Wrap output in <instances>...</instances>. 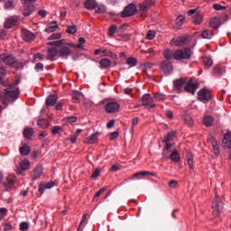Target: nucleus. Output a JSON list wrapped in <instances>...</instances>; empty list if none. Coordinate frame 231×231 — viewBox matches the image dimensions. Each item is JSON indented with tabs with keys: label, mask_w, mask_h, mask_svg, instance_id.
<instances>
[{
	"label": "nucleus",
	"mask_w": 231,
	"mask_h": 231,
	"mask_svg": "<svg viewBox=\"0 0 231 231\" xmlns=\"http://www.w3.org/2000/svg\"><path fill=\"white\" fill-rule=\"evenodd\" d=\"M5 75H6V69L0 68V82L5 87L4 91H0V102L5 106V107H8V104H10V102H15L21 95V90L17 88V86L21 84V78L15 79L13 84L5 85V79H3Z\"/></svg>",
	"instance_id": "nucleus-1"
},
{
	"label": "nucleus",
	"mask_w": 231,
	"mask_h": 231,
	"mask_svg": "<svg viewBox=\"0 0 231 231\" xmlns=\"http://www.w3.org/2000/svg\"><path fill=\"white\" fill-rule=\"evenodd\" d=\"M173 86L175 89H178L179 91H186L191 95H196V89L199 88V83L195 78H191L189 80L180 78L173 81Z\"/></svg>",
	"instance_id": "nucleus-2"
},
{
	"label": "nucleus",
	"mask_w": 231,
	"mask_h": 231,
	"mask_svg": "<svg viewBox=\"0 0 231 231\" xmlns=\"http://www.w3.org/2000/svg\"><path fill=\"white\" fill-rule=\"evenodd\" d=\"M0 64H5V66H11L15 69H23V63L17 61L15 57L12 54L5 53L0 55Z\"/></svg>",
	"instance_id": "nucleus-3"
},
{
	"label": "nucleus",
	"mask_w": 231,
	"mask_h": 231,
	"mask_svg": "<svg viewBox=\"0 0 231 231\" xmlns=\"http://www.w3.org/2000/svg\"><path fill=\"white\" fill-rule=\"evenodd\" d=\"M190 57H192V51L189 48L177 50L173 55L175 60H189Z\"/></svg>",
	"instance_id": "nucleus-4"
},
{
	"label": "nucleus",
	"mask_w": 231,
	"mask_h": 231,
	"mask_svg": "<svg viewBox=\"0 0 231 231\" xmlns=\"http://www.w3.org/2000/svg\"><path fill=\"white\" fill-rule=\"evenodd\" d=\"M174 136H176V134L174 132H170L163 140V143H166V147H164L162 151L163 158H169V153L172 148V143H171V142L174 140Z\"/></svg>",
	"instance_id": "nucleus-5"
},
{
	"label": "nucleus",
	"mask_w": 231,
	"mask_h": 231,
	"mask_svg": "<svg viewBox=\"0 0 231 231\" xmlns=\"http://www.w3.org/2000/svg\"><path fill=\"white\" fill-rule=\"evenodd\" d=\"M71 46H73V43H68L61 46L58 51L59 57L60 59H68L69 57H70V55L73 54V51H71Z\"/></svg>",
	"instance_id": "nucleus-6"
},
{
	"label": "nucleus",
	"mask_w": 231,
	"mask_h": 231,
	"mask_svg": "<svg viewBox=\"0 0 231 231\" xmlns=\"http://www.w3.org/2000/svg\"><path fill=\"white\" fill-rule=\"evenodd\" d=\"M212 208L213 214L216 217L220 216L221 212H223V202H221V198H219V196L215 197Z\"/></svg>",
	"instance_id": "nucleus-7"
},
{
	"label": "nucleus",
	"mask_w": 231,
	"mask_h": 231,
	"mask_svg": "<svg viewBox=\"0 0 231 231\" xmlns=\"http://www.w3.org/2000/svg\"><path fill=\"white\" fill-rule=\"evenodd\" d=\"M198 98L200 102H210V98H212V94L210 90L207 88H202L198 92Z\"/></svg>",
	"instance_id": "nucleus-8"
},
{
	"label": "nucleus",
	"mask_w": 231,
	"mask_h": 231,
	"mask_svg": "<svg viewBox=\"0 0 231 231\" xmlns=\"http://www.w3.org/2000/svg\"><path fill=\"white\" fill-rule=\"evenodd\" d=\"M160 69L164 73V75H171V73L174 71V66H172V62L163 60L160 65Z\"/></svg>",
	"instance_id": "nucleus-9"
},
{
	"label": "nucleus",
	"mask_w": 231,
	"mask_h": 231,
	"mask_svg": "<svg viewBox=\"0 0 231 231\" xmlns=\"http://www.w3.org/2000/svg\"><path fill=\"white\" fill-rule=\"evenodd\" d=\"M138 10L136 9V5L134 4L128 5L124 11L121 13L122 17H131L137 14Z\"/></svg>",
	"instance_id": "nucleus-10"
},
{
	"label": "nucleus",
	"mask_w": 231,
	"mask_h": 231,
	"mask_svg": "<svg viewBox=\"0 0 231 231\" xmlns=\"http://www.w3.org/2000/svg\"><path fill=\"white\" fill-rule=\"evenodd\" d=\"M105 110L109 114L118 113V111H120V104L116 101H109L105 106Z\"/></svg>",
	"instance_id": "nucleus-11"
},
{
	"label": "nucleus",
	"mask_w": 231,
	"mask_h": 231,
	"mask_svg": "<svg viewBox=\"0 0 231 231\" xmlns=\"http://www.w3.org/2000/svg\"><path fill=\"white\" fill-rule=\"evenodd\" d=\"M142 102L143 106H144L145 107L150 106L151 109L156 107V105L153 104L154 99L152 98V96H151V94H144L142 97Z\"/></svg>",
	"instance_id": "nucleus-12"
},
{
	"label": "nucleus",
	"mask_w": 231,
	"mask_h": 231,
	"mask_svg": "<svg viewBox=\"0 0 231 231\" xmlns=\"http://www.w3.org/2000/svg\"><path fill=\"white\" fill-rule=\"evenodd\" d=\"M43 168L42 165L39 164L37 165L33 171L31 172V178L32 181H35L36 180H39L41 176H42Z\"/></svg>",
	"instance_id": "nucleus-13"
},
{
	"label": "nucleus",
	"mask_w": 231,
	"mask_h": 231,
	"mask_svg": "<svg viewBox=\"0 0 231 231\" xmlns=\"http://www.w3.org/2000/svg\"><path fill=\"white\" fill-rule=\"evenodd\" d=\"M208 141L212 145V148L216 156H219V153H220L219 144L217 143L216 137L212 136V134H209L208 137Z\"/></svg>",
	"instance_id": "nucleus-14"
},
{
	"label": "nucleus",
	"mask_w": 231,
	"mask_h": 231,
	"mask_svg": "<svg viewBox=\"0 0 231 231\" xmlns=\"http://www.w3.org/2000/svg\"><path fill=\"white\" fill-rule=\"evenodd\" d=\"M59 56V50L55 47H48L47 49V59L48 60H57Z\"/></svg>",
	"instance_id": "nucleus-15"
},
{
	"label": "nucleus",
	"mask_w": 231,
	"mask_h": 231,
	"mask_svg": "<svg viewBox=\"0 0 231 231\" xmlns=\"http://www.w3.org/2000/svg\"><path fill=\"white\" fill-rule=\"evenodd\" d=\"M22 37L26 42H32V41H35V34L26 29L22 31Z\"/></svg>",
	"instance_id": "nucleus-16"
},
{
	"label": "nucleus",
	"mask_w": 231,
	"mask_h": 231,
	"mask_svg": "<svg viewBox=\"0 0 231 231\" xmlns=\"http://www.w3.org/2000/svg\"><path fill=\"white\" fill-rule=\"evenodd\" d=\"M53 187H55V181L41 182L39 184V192L42 195L46 189H53Z\"/></svg>",
	"instance_id": "nucleus-17"
},
{
	"label": "nucleus",
	"mask_w": 231,
	"mask_h": 231,
	"mask_svg": "<svg viewBox=\"0 0 231 231\" xmlns=\"http://www.w3.org/2000/svg\"><path fill=\"white\" fill-rule=\"evenodd\" d=\"M187 42V36L173 38L171 42V46H183Z\"/></svg>",
	"instance_id": "nucleus-18"
},
{
	"label": "nucleus",
	"mask_w": 231,
	"mask_h": 231,
	"mask_svg": "<svg viewBox=\"0 0 231 231\" xmlns=\"http://www.w3.org/2000/svg\"><path fill=\"white\" fill-rule=\"evenodd\" d=\"M17 16H11L9 18H6L5 22V28L10 30V28H13V26H15V24H17Z\"/></svg>",
	"instance_id": "nucleus-19"
},
{
	"label": "nucleus",
	"mask_w": 231,
	"mask_h": 231,
	"mask_svg": "<svg viewBox=\"0 0 231 231\" xmlns=\"http://www.w3.org/2000/svg\"><path fill=\"white\" fill-rule=\"evenodd\" d=\"M58 98H59V97L57 96V94L50 95L46 99L47 107H53V106H55V104H57Z\"/></svg>",
	"instance_id": "nucleus-20"
},
{
	"label": "nucleus",
	"mask_w": 231,
	"mask_h": 231,
	"mask_svg": "<svg viewBox=\"0 0 231 231\" xmlns=\"http://www.w3.org/2000/svg\"><path fill=\"white\" fill-rule=\"evenodd\" d=\"M59 28V23L57 21L51 22L47 28H45L46 33H53V32H57V29Z\"/></svg>",
	"instance_id": "nucleus-21"
},
{
	"label": "nucleus",
	"mask_w": 231,
	"mask_h": 231,
	"mask_svg": "<svg viewBox=\"0 0 231 231\" xmlns=\"http://www.w3.org/2000/svg\"><path fill=\"white\" fill-rule=\"evenodd\" d=\"M98 134H100L98 132L92 134L86 139L85 143H88V145H93V143H97V142H98Z\"/></svg>",
	"instance_id": "nucleus-22"
},
{
	"label": "nucleus",
	"mask_w": 231,
	"mask_h": 231,
	"mask_svg": "<svg viewBox=\"0 0 231 231\" xmlns=\"http://www.w3.org/2000/svg\"><path fill=\"white\" fill-rule=\"evenodd\" d=\"M221 26V18L214 17L209 20V27L217 30Z\"/></svg>",
	"instance_id": "nucleus-23"
},
{
	"label": "nucleus",
	"mask_w": 231,
	"mask_h": 231,
	"mask_svg": "<svg viewBox=\"0 0 231 231\" xmlns=\"http://www.w3.org/2000/svg\"><path fill=\"white\" fill-rule=\"evenodd\" d=\"M33 10H35V6L32 4H24L23 15L28 17L33 14Z\"/></svg>",
	"instance_id": "nucleus-24"
},
{
	"label": "nucleus",
	"mask_w": 231,
	"mask_h": 231,
	"mask_svg": "<svg viewBox=\"0 0 231 231\" xmlns=\"http://www.w3.org/2000/svg\"><path fill=\"white\" fill-rule=\"evenodd\" d=\"M222 143L226 149H231V133L228 132L224 135V139L222 140Z\"/></svg>",
	"instance_id": "nucleus-25"
},
{
	"label": "nucleus",
	"mask_w": 231,
	"mask_h": 231,
	"mask_svg": "<svg viewBox=\"0 0 231 231\" xmlns=\"http://www.w3.org/2000/svg\"><path fill=\"white\" fill-rule=\"evenodd\" d=\"M186 158L190 171H194V155H192V152H188Z\"/></svg>",
	"instance_id": "nucleus-26"
},
{
	"label": "nucleus",
	"mask_w": 231,
	"mask_h": 231,
	"mask_svg": "<svg viewBox=\"0 0 231 231\" xmlns=\"http://www.w3.org/2000/svg\"><path fill=\"white\" fill-rule=\"evenodd\" d=\"M23 138H26V140H30L33 136V128L27 126L23 129Z\"/></svg>",
	"instance_id": "nucleus-27"
},
{
	"label": "nucleus",
	"mask_w": 231,
	"mask_h": 231,
	"mask_svg": "<svg viewBox=\"0 0 231 231\" xmlns=\"http://www.w3.org/2000/svg\"><path fill=\"white\" fill-rule=\"evenodd\" d=\"M140 176H156V173L143 171L134 173L133 177L130 178V180H134V178H139Z\"/></svg>",
	"instance_id": "nucleus-28"
},
{
	"label": "nucleus",
	"mask_w": 231,
	"mask_h": 231,
	"mask_svg": "<svg viewBox=\"0 0 231 231\" xmlns=\"http://www.w3.org/2000/svg\"><path fill=\"white\" fill-rule=\"evenodd\" d=\"M69 42H66V40L61 39L56 42H48L49 46H56V48H62V46H66Z\"/></svg>",
	"instance_id": "nucleus-29"
},
{
	"label": "nucleus",
	"mask_w": 231,
	"mask_h": 231,
	"mask_svg": "<svg viewBox=\"0 0 231 231\" xmlns=\"http://www.w3.org/2000/svg\"><path fill=\"white\" fill-rule=\"evenodd\" d=\"M84 5L87 10H95L97 8V1L95 0H87Z\"/></svg>",
	"instance_id": "nucleus-30"
},
{
	"label": "nucleus",
	"mask_w": 231,
	"mask_h": 231,
	"mask_svg": "<svg viewBox=\"0 0 231 231\" xmlns=\"http://www.w3.org/2000/svg\"><path fill=\"white\" fill-rule=\"evenodd\" d=\"M170 158L171 162H174V163H180V152H178V150H173L172 152L170 154Z\"/></svg>",
	"instance_id": "nucleus-31"
},
{
	"label": "nucleus",
	"mask_w": 231,
	"mask_h": 231,
	"mask_svg": "<svg viewBox=\"0 0 231 231\" xmlns=\"http://www.w3.org/2000/svg\"><path fill=\"white\" fill-rule=\"evenodd\" d=\"M20 154H22V156H28V154H30V152H32V148L26 144H23L22 147H20Z\"/></svg>",
	"instance_id": "nucleus-32"
},
{
	"label": "nucleus",
	"mask_w": 231,
	"mask_h": 231,
	"mask_svg": "<svg viewBox=\"0 0 231 231\" xmlns=\"http://www.w3.org/2000/svg\"><path fill=\"white\" fill-rule=\"evenodd\" d=\"M203 124L204 125H206V127H212V125H214V117L210 116H206L203 118Z\"/></svg>",
	"instance_id": "nucleus-33"
},
{
	"label": "nucleus",
	"mask_w": 231,
	"mask_h": 231,
	"mask_svg": "<svg viewBox=\"0 0 231 231\" xmlns=\"http://www.w3.org/2000/svg\"><path fill=\"white\" fill-rule=\"evenodd\" d=\"M99 64H100L101 68H103L104 69H107L108 68H111L112 62L110 61L109 59L105 58L99 61Z\"/></svg>",
	"instance_id": "nucleus-34"
},
{
	"label": "nucleus",
	"mask_w": 231,
	"mask_h": 231,
	"mask_svg": "<svg viewBox=\"0 0 231 231\" xmlns=\"http://www.w3.org/2000/svg\"><path fill=\"white\" fill-rule=\"evenodd\" d=\"M183 23H185V16L180 15L175 21L174 28H177V30H180V28L183 26Z\"/></svg>",
	"instance_id": "nucleus-35"
},
{
	"label": "nucleus",
	"mask_w": 231,
	"mask_h": 231,
	"mask_svg": "<svg viewBox=\"0 0 231 231\" xmlns=\"http://www.w3.org/2000/svg\"><path fill=\"white\" fill-rule=\"evenodd\" d=\"M162 55L167 60H171L172 57L174 58V52L169 49L164 50Z\"/></svg>",
	"instance_id": "nucleus-36"
},
{
	"label": "nucleus",
	"mask_w": 231,
	"mask_h": 231,
	"mask_svg": "<svg viewBox=\"0 0 231 231\" xmlns=\"http://www.w3.org/2000/svg\"><path fill=\"white\" fill-rule=\"evenodd\" d=\"M202 21H203V14H202L197 13V14L193 16L192 22H193L195 24H201Z\"/></svg>",
	"instance_id": "nucleus-37"
},
{
	"label": "nucleus",
	"mask_w": 231,
	"mask_h": 231,
	"mask_svg": "<svg viewBox=\"0 0 231 231\" xmlns=\"http://www.w3.org/2000/svg\"><path fill=\"white\" fill-rule=\"evenodd\" d=\"M213 73H215V75H223V73H225V67H221V65L215 66Z\"/></svg>",
	"instance_id": "nucleus-38"
},
{
	"label": "nucleus",
	"mask_w": 231,
	"mask_h": 231,
	"mask_svg": "<svg viewBox=\"0 0 231 231\" xmlns=\"http://www.w3.org/2000/svg\"><path fill=\"white\" fill-rule=\"evenodd\" d=\"M126 64L128 66H130V68H134V66H136V64H138V60H136V58H127L126 60Z\"/></svg>",
	"instance_id": "nucleus-39"
},
{
	"label": "nucleus",
	"mask_w": 231,
	"mask_h": 231,
	"mask_svg": "<svg viewBox=\"0 0 231 231\" xmlns=\"http://www.w3.org/2000/svg\"><path fill=\"white\" fill-rule=\"evenodd\" d=\"M202 60H203V64H205V66H208V68H210V66L214 64L212 58H210L209 56H204L202 58Z\"/></svg>",
	"instance_id": "nucleus-40"
},
{
	"label": "nucleus",
	"mask_w": 231,
	"mask_h": 231,
	"mask_svg": "<svg viewBox=\"0 0 231 231\" xmlns=\"http://www.w3.org/2000/svg\"><path fill=\"white\" fill-rule=\"evenodd\" d=\"M20 169L21 171H28L30 169V161L23 160L20 162Z\"/></svg>",
	"instance_id": "nucleus-41"
},
{
	"label": "nucleus",
	"mask_w": 231,
	"mask_h": 231,
	"mask_svg": "<svg viewBox=\"0 0 231 231\" xmlns=\"http://www.w3.org/2000/svg\"><path fill=\"white\" fill-rule=\"evenodd\" d=\"M82 95V93H80L79 91H73V96H72V100L73 102H75V104H79L80 103V96Z\"/></svg>",
	"instance_id": "nucleus-42"
},
{
	"label": "nucleus",
	"mask_w": 231,
	"mask_h": 231,
	"mask_svg": "<svg viewBox=\"0 0 231 231\" xmlns=\"http://www.w3.org/2000/svg\"><path fill=\"white\" fill-rule=\"evenodd\" d=\"M152 68H154L153 63L151 62H145L143 63V71L145 75H149V73L147 72L148 69H152Z\"/></svg>",
	"instance_id": "nucleus-43"
},
{
	"label": "nucleus",
	"mask_w": 231,
	"mask_h": 231,
	"mask_svg": "<svg viewBox=\"0 0 231 231\" xmlns=\"http://www.w3.org/2000/svg\"><path fill=\"white\" fill-rule=\"evenodd\" d=\"M201 35H202V39H211L212 37H214V33L210 30L203 31Z\"/></svg>",
	"instance_id": "nucleus-44"
},
{
	"label": "nucleus",
	"mask_w": 231,
	"mask_h": 231,
	"mask_svg": "<svg viewBox=\"0 0 231 231\" xmlns=\"http://www.w3.org/2000/svg\"><path fill=\"white\" fill-rule=\"evenodd\" d=\"M182 118H183V121L185 122V124H187V125H189V126L193 125L194 120H192V117H190V116L186 114L182 116Z\"/></svg>",
	"instance_id": "nucleus-45"
},
{
	"label": "nucleus",
	"mask_w": 231,
	"mask_h": 231,
	"mask_svg": "<svg viewBox=\"0 0 231 231\" xmlns=\"http://www.w3.org/2000/svg\"><path fill=\"white\" fill-rule=\"evenodd\" d=\"M38 127H41L42 129H45L48 127V120L42 118L38 120Z\"/></svg>",
	"instance_id": "nucleus-46"
},
{
	"label": "nucleus",
	"mask_w": 231,
	"mask_h": 231,
	"mask_svg": "<svg viewBox=\"0 0 231 231\" xmlns=\"http://www.w3.org/2000/svg\"><path fill=\"white\" fill-rule=\"evenodd\" d=\"M117 26L115 24L110 25V27L108 28V35L109 37H113V35H115V33H116V30H117Z\"/></svg>",
	"instance_id": "nucleus-47"
},
{
	"label": "nucleus",
	"mask_w": 231,
	"mask_h": 231,
	"mask_svg": "<svg viewBox=\"0 0 231 231\" xmlns=\"http://www.w3.org/2000/svg\"><path fill=\"white\" fill-rule=\"evenodd\" d=\"M96 14H106V5H96Z\"/></svg>",
	"instance_id": "nucleus-48"
},
{
	"label": "nucleus",
	"mask_w": 231,
	"mask_h": 231,
	"mask_svg": "<svg viewBox=\"0 0 231 231\" xmlns=\"http://www.w3.org/2000/svg\"><path fill=\"white\" fill-rule=\"evenodd\" d=\"M67 33H70V35H74V33H77V26L69 25L67 28Z\"/></svg>",
	"instance_id": "nucleus-49"
},
{
	"label": "nucleus",
	"mask_w": 231,
	"mask_h": 231,
	"mask_svg": "<svg viewBox=\"0 0 231 231\" xmlns=\"http://www.w3.org/2000/svg\"><path fill=\"white\" fill-rule=\"evenodd\" d=\"M30 228V224L28 222H22L20 224V230L21 231H26L29 230Z\"/></svg>",
	"instance_id": "nucleus-50"
},
{
	"label": "nucleus",
	"mask_w": 231,
	"mask_h": 231,
	"mask_svg": "<svg viewBox=\"0 0 231 231\" xmlns=\"http://www.w3.org/2000/svg\"><path fill=\"white\" fill-rule=\"evenodd\" d=\"M154 37H156V32L154 31H149L146 35V39L148 41H152V39H154Z\"/></svg>",
	"instance_id": "nucleus-51"
},
{
	"label": "nucleus",
	"mask_w": 231,
	"mask_h": 231,
	"mask_svg": "<svg viewBox=\"0 0 231 231\" xmlns=\"http://www.w3.org/2000/svg\"><path fill=\"white\" fill-rule=\"evenodd\" d=\"M62 35L60 33H52L49 38L48 41H57V39H60Z\"/></svg>",
	"instance_id": "nucleus-52"
},
{
	"label": "nucleus",
	"mask_w": 231,
	"mask_h": 231,
	"mask_svg": "<svg viewBox=\"0 0 231 231\" xmlns=\"http://www.w3.org/2000/svg\"><path fill=\"white\" fill-rule=\"evenodd\" d=\"M98 176H100V169L97 168L94 170L91 178L92 180H97V178H98Z\"/></svg>",
	"instance_id": "nucleus-53"
},
{
	"label": "nucleus",
	"mask_w": 231,
	"mask_h": 231,
	"mask_svg": "<svg viewBox=\"0 0 231 231\" xmlns=\"http://www.w3.org/2000/svg\"><path fill=\"white\" fill-rule=\"evenodd\" d=\"M60 131H62V127H60L59 125L53 126L51 129L52 134H59V133H60Z\"/></svg>",
	"instance_id": "nucleus-54"
},
{
	"label": "nucleus",
	"mask_w": 231,
	"mask_h": 231,
	"mask_svg": "<svg viewBox=\"0 0 231 231\" xmlns=\"http://www.w3.org/2000/svg\"><path fill=\"white\" fill-rule=\"evenodd\" d=\"M87 217H88V214L83 215L82 219L78 227V231H82V225H84V223L86 222Z\"/></svg>",
	"instance_id": "nucleus-55"
},
{
	"label": "nucleus",
	"mask_w": 231,
	"mask_h": 231,
	"mask_svg": "<svg viewBox=\"0 0 231 231\" xmlns=\"http://www.w3.org/2000/svg\"><path fill=\"white\" fill-rule=\"evenodd\" d=\"M39 60H42V54L41 53L34 54L32 62H39Z\"/></svg>",
	"instance_id": "nucleus-56"
},
{
	"label": "nucleus",
	"mask_w": 231,
	"mask_h": 231,
	"mask_svg": "<svg viewBox=\"0 0 231 231\" xmlns=\"http://www.w3.org/2000/svg\"><path fill=\"white\" fill-rule=\"evenodd\" d=\"M104 192H106V188H102L100 189L95 195L94 199H97L98 198H100V196H102V194H104Z\"/></svg>",
	"instance_id": "nucleus-57"
},
{
	"label": "nucleus",
	"mask_w": 231,
	"mask_h": 231,
	"mask_svg": "<svg viewBox=\"0 0 231 231\" xmlns=\"http://www.w3.org/2000/svg\"><path fill=\"white\" fill-rule=\"evenodd\" d=\"M14 226L10 222L4 224V231H12Z\"/></svg>",
	"instance_id": "nucleus-58"
},
{
	"label": "nucleus",
	"mask_w": 231,
	"mask_h": 231,
	"mask_svg": "<svg viewBox=\"0 0 231 231\" xmlns=\"http://www.w3.org/2000/svg\"><path fill=\"white\" fill-rule=\"evenodd\" d=\"M178 180H171L169 182L170 189H178Z\"/></svg>",
	"instance_id": "nucleus-59"
},
{
	"label": "nucleus",
	"mask_w": 231,
	"mask_h": 231,
	"mask_svg": "<svg viewBox=\"0 0 231 231\" xmlns=\"http://www.w3.org/2000/svg\"><path fill=\"white\" fill-rule=\"evenodd\" d=\"M5 8L6 10H12V8H14V2H12V1L5 2Z\"/></svg>",
	"instance_id": "nucleus-60"
},
{
	"label": "nucleus",
	"mask_w": 231,
	"mask_h": 231,
	"mask_svg": "<svg viewBox=\"0 0 231 231\" xmlns=\"http://www.w3.org/2000/svg\"><path fill=\"white\" fill-rule=\"evenodd\" d=\"M213 8H214L215 10H217V11H219V10H226V6L221 5H219V4H214V5H213Z\"/></svg>",
	"instance_id": "nucleus-61"
},
{
	"label": "nucleus",
	"mask_w": 231,
	"mask_h": 231,
	"mask_svg": "<svg viewBox=\"0 0 231 231\" xmlns=\"http://www.w3.org/2000/svg\"><path fill=\"white\" fill-rule=\"evenodd\" d=\"M155 100H165V95L157 93L154 95Z\"/></svg>",
	"instance_id": "nucleus-62"
},
{
	"label": "nucleus",
	"mask_w": 231,
	"mask_h": 231,
	"mask_svg": "<svg viewBox=\"0 0 231 231\" xmlns=\"http://www.w3.org/2000/svg\"><path fill=\"white\" fill-rule=\"evenodd\" d=\"M34 69H36V71H42L44 69V64L42 63H37L35 65Z\"/></svg>",
	"instance_id": "nucleus-63"
},
{
	"label": "nucleus",
	"mask_w": 231,
	"mask_h": 231,
	"mask_svg": "<svg viewBox=\"0 0 231 231\" xmlns=\"http://www.w3.org/2000/svg\"><path fill=\"white\" fill-rule=\"evenodd\" d=\"M66 120L69 124H73V123L77 122V117L76 116H69V117H67Z\"/></svg>",
	"instance_id": "nucleus-64"
}]
</instances>
